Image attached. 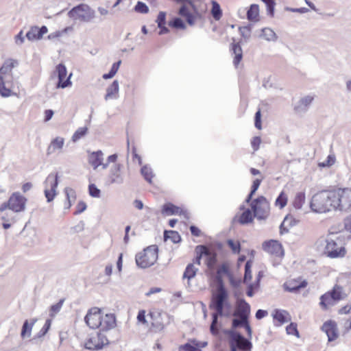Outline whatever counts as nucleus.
I'll return each instance as SVG.
<instances>
[{
    "instance_id": "obj_1",
    "label": "nucleus",
    "mask_w": 351,
    "mask_h": 351,
    "mask_svg": "<svg viewBox=\"0 0 351 351\" xmlns=\"http://www.w3.org/2000/svg\"><path fill=\"white\" fill-rule=\"evenodd\" d=\"M315 245L319 250H323L327 256L334 258L346 255L345 238L338 233H330L326 237L319 238Z\"/></svg>"
},
{
    "instance_id": "obj_2",
    "label": "nucleus",
    "mask_w": 351,
    "mask_h": 351,
    "mask_svg": "<svg viewBox=\"0 0 351 351\" xmlns=\"http://www.w3.org/2000/svg\"><path fill=\"white\" fill-rule=\"evenodd\" d=\"M333 190L322 191L315 193L311 199L310 207L317 213H326L335 210Z\"/></svg>"
},
{
    "instance_id": "obj_3",
    "label": "nucleus",
    "mask_w": 351,
    "mask_h": 351,
    "mask_svg": "<svg viewBox=\"0 0 351 351\" xmlns=\"http://www.w3.org/2000/svg\"><path fill=\"white\" fill-rule=\"evenodd\" d=\"M218 285L215 291L212 293L210 308L215 310L220 316H228L224 312L226 307H230L228 302V293L225 288L221 278L217 276Z\"/></svg>"
},
{
    "instance_id": "obj_4",
    "label": "nucleus",
    "mask_w": 351,
    "mask_h": 351,
    "mask_svg": "<svg viewBox=\"0 0 351 351\" xmlns=\"http://www.w3.org/2000/svg\"><path fill=\"white\" fill-rule=\"evenodd\" d=\"M68 16L75 21L82 23L93 22L96 17L94 9L85 3H80L73 7L69 12Z\"/></svg>"
},
{
    "instance_id": "obj_5",
    "label": "nucleus",
    "mask_w": 351,
    "mask_h": 351,
    "mask_svg": "<svg viewBox=\"0 0 351 351\" xmlns=\"http://www.w3.org/2000/svg\"><path fill=\"white\" fill-rule=\"evenodd\" d=\"M27 199L19 192L13 193L7 202L0 205V212L3 213L7 209L15 213L24 212L26 209Z\"/></svg>"
},
{
    "instance_id": "obj_6",
    "label": "nucleus",
    "mask_w": 351,
    "mask_h": 351,
    "mask_svg": "<svg viewBox=\"0 0 351 351\" xmlns=\"http://www.w3.org/2000/svg\"><path fill=\"white\" fill-rule=\"evenodd\" d=\"M335 210L347 212L351 209V188L333 190Z\"/></svg>"
},
{
    "instance_id": "obj_7",
    "label": "nucleus",
    "mask_w": 351,
    "mask_h": 351,
    "mask_svg": "<svg viewBox=\"0 0 351 351\" xmlns=\"http://www.w3.org/2000/svg\"><path fill=\"white\" fill-rule=\"evenodd\" d=\"M136 263L141 268H147L153 265L158 259V247L151 245L136 255Z\"/></svg>"
},
{
    "instance_id": "obj_8",
    "label": "nucleus",
    "mask_w": 351,
    "mask_h": 351,
    "mask_svg": "<svg viewBox=\"0 0 351 351\" xmlns=\"http://www.w3.org/2000/svg\"><path fill=\"white\" fill-rule=\"evenodd\" d=\"M229 345L231 351H251V341L236 331L229 332Z\"/></svg>"
},
{
    "instance_id": "obj_9",
    "label": "nucleus",
    "mask_w": 351,
    "mask_h": 351,
    "mask_svg": "<svg viewBox=\"0 0 351 351\" xmlns=\"http://www.w3.org/2000/svg\"><path fill=\"white\" fill-rule=\"evenodd\" d=\"M251 208L253 210L254 216L258 219H265L269 213V204L265 197H258L252 201Z\"/></svg>"
},
{
    "instance_id": "obj_10",
    "label": "nucleus",
    "mask_w": 351,
    "mask_h": 351,
    "mask_svg": "<svg viewBox=\"0 0 351 351\" xmlns=\"http://www.w3.org/2000/svg\"><path fill=\"white\" fill-rule=\"evenodd\" d=\"M58 174L50 173L47 177L44 185H45V195L48 202H51L56 195V189L58 185Z\"/></svg>"
},
{
    "instance_id": "obj_11",
    "label": "nucleus",
    "mask_w": 351,
    "mask_h": 351,
    "mask_svg": "<svg viewBox=\"0 0 351 351\" xmlns=\"http://www.w3.org/2000/svg\"><path fill=\"white\" fill-rule=\"evenodd\" d=\"M102 313L100 308L93 307L89 309L84 317L86 325L92 329H96L101 326Z\"/></svg>"
},
{
    "instance_id": "obj_12",
    "label": "nucleus",
    "mask_w": 351,
    "mask_h": 351,
    "mask_svg": "<svg viewBox=\"0 0 351 351\" xmlns=\"http://www.w3.org/2000/svg\"><path fill=\"white\" fill-rule=\"evenodd\" d=\"M108 344V339L101 332L90 337L85 343V348L88 350H99Z\"/></svg>"
},
{
    "instance_id": "obj_13",
    "label": "nucleus",
    "mask_w": 351,
    "mask_h": 351,
    "mask_svg": "<svg viewBox=\"0 0 351 351\" xmlns=\"http://www.w3.org/2000/svg\"><path fill=\"white\" fill-rule=\"evenodd\" d=\"M55 73L57 74L58 77V82L56 85V88H65L71 85V77L72 73H70L66 80H64L67 71L66 66L62 64H59L56 68Z\"/></svg>"
},
{
    "instance_id": "obj_14",
    "label": "nucleus",
    "mask_w": 351,
    "mask_h": 351,
    "mask_svg": "<svg viewBox=\"0 0 351 351\" xmlns=\"http://www.w3.org/2000/svg\"><path fill=\"white\" fill-rule=\"evenodd\" d=\"M263 249L267 253L281 257L284 255L282 245L276 240H269L263 243Z\"/></svg>"
},
{
    "instance_id": "obj_15",
    "label": "nucleus",
    "mask_w": 351,
    "mask_h": 351,
    "mask_svg": "<svg viewBox=\"0 0 351 351\" xmlns=\"http://www.w3.org/2000/svg\"><path fill=\"white\" fill-rule=\"evenodd\" d=\"M314 100L313 95H308L302 97L294 106V111L296 114L302 115L305 114L309 109L311 104Z\"/></svg>"
},
{
    "instance_id": "obj_16",
    "label": "nucleus",
    "mask_w": 351,
    "mask_h": 351,
    "mask_svg": "<svg viewBox=\"0 0 351 351\" xmlns=\"http://www.w3.org/2000/svg\"><path fill=\"white\" fill-rule=\"evenodd\" d=\"M13 76L12 75H0V95L3 97L11 96L12 85Z\"/></svg>"
},
{
    "instance_id": "obj_17",
    "label": "nucleus",
    "mask_w": 351,
    "mask_h": 351,
    "mask_svg": "<svg viewBox=\"0 0 351 351\" xmlns=\"http://www.w3.org/2000/svg\"><path fill=\"white\" fill-rule=\"evenodd\" d=\"M104 154L101 151H97L90 153L88 156V162L93 167L97 169L99 167L101 166L103 169H106L108 164L104 163Z\"/></svg>"
},
{
    "instance_id": "obj_18",
    "label": "nucleus",
    "mask_w": 351,
    "mask_h": 351,
    "mask_svg": "<svg viewBox=\"0 0 351 351\" xmlns=\"http://www.w3.org/2000/svg\"><path fill=\"white\" fill-rule=\"evenodd\" d=\"M117 326V320L114 314L107 313L102 315L101 319V326H99L100 330L102 332L108 331L114 328Z\"/></svg>"
},
{
    "instance_id": "obj_19",
    "label": "nucleus",
    "mask_w": 351,
    "mask_h": 351,
    "mask_svg": "<svg viewBox=\"0 0 351 351\" xmlns=\"http://www.w3.org/2000/svg\"><path fill=\"white\" fill-rule=\"evenodd\" d=\"M47 27L45 25L42 26L41 27H38V26H32L26 33L25 37L29 41L38 40H40L43 35L47 34Z\"/></svg>"
},
{
    "instance_id": "obj_20",
    "label": "nucleus",
    "mask_w": 351,
    "mask_h": 351,
    "mask_svg": "<svg viewBox=\"0 0 351 351\" xmlns=\"http://www.w3.org/2000/svg\"><path fill=\"white\" fill-rule=\"evenodd\" d=\"M322 330L326 334L328 341H332L338 337L337 325L335 322L328 321L325 322L322 326Z\"/></svg>"
},
{
    "instance_id": "obj_21",
    "label": "nucleus",
    "mask_w": 351,
    "mask_h": 351,
    "mask_svg": "<svg viewBox=\"0 0 351 351\" xmlns=\"http://www.w3.org/2000/svg\"><path fill=\"white\" fill-rule=\"evenodd\" d=\"M250 314V306L243 299L237 301V311L234 314L235 316L243 317L245 319L249 318Z\"/></svg>"
},
{
    "instance_id": "obj_22",
    "label": "nucleus",
    "mask_w": 351,
    "mask_h": 351,
    "mask_svg": "<svg viewBox=\"0 0 351 351\" xmlns=\"http://www.w3.org/2000/svg\"><path fill=\"white\" fill-rule=\"evenodd\" d=\"M108 179L111 184H121L123 182V178L121 172V165H114L110 168Z\"/></svg>"
},
{
    "instance_id": "obj_23",
    "label": "nucleus",
    "mask_w": 351,
    "mask_h": 351,
    "mask_svg": "<svg viewBox=\"0 0 351 351\" xmlns=\"http://www.w3.org/2000/svg\"><path fill=\"white\" fill-rule=\"evenodd\" d=\"M37 321V318H33L30 321L27 319L25 320L21 332V337L22 339L29 338L31 337L32 328Z\"/></svg>"
},
{
    "instance_id": "obj_24",
    "label": "nucleus",
    "mask_w": 351,
    "mask_h": 351,
    "mask_svg": "<svg viewBox=\"0 0 351 351\" xmlns=\"http://www.w3.org/2000/svg\"><path fill=\"white\" fill-rule=\"evenodd\" d=\"M64 144V139L62 137L58 136L51 141L49 146L47 147V154L50 155L56 151H60Z\"/></svg>"
},
{
    "instance_id": "obj_25",
    "label": "nucleus",
    "mask_w": 351,
    "mask_h": 351,
    "mask_svg": "<svg viewBox=\"0 0 351 351\" xmlns=\"http://www.w3.org/2000/svg\"><path fill=\"white\" fill-rule=\"evenodd\" d=\"M336 303V300L329 291L320 297L319 305L323 310H327L330 306H334Z\"/></svg>"
},
{
    "instance_id": "obj_26",
    "label": "nucleus",
    "mask_w": 351,
    "mask_h": 351,
    "mask_svg": "<svg viewBox=\"0 0 351 351\" xmlns=\"http://www.w3.org/2000/svg\"><path fill=\"white\" fill-rule=\"evenodd\" d=\"M119 91V84L117 80H114L106 89L105 99L107 101L112 99H117Z\"/></svg>"
},
{
    "instance_id": "obj_27",
    "label": "nucleus",
    "mask_w": 351,
    "mask_h": 351,
    "mask_svg": "<svg viewBox=\"0 0 351 351\" xmlns=\"http://www.w3.org/2000/svg\"><path fill=\"white\" fill-rule=\"evenodd\" d=\"M18 65V62L13 59L6 60L0 68V75H12V69Z\"/></svg>"
},
{
    "instance_id": "obj_28",
    "label": "nucleus",
    "mask_w": 351,
    "mask_h": 351,
    "mask_svg": "<svg viewBox=\"0 0 351 351\" xmlns=\"http://www.w3.org/2000/svg\"><path fill=\"white\" fill-rule=\"evenodd\" d=\"M307 283L305 281L302 282H297L294 281H289L284 285L285 290L291 293H296L301 288H304L306 286Z\"/></svg>"
},
{
    "instance_id": "obj_29",
    "label": "nucleus",
    "mask_w": 351,
    "mask_h": 351,
    "mask_svg": "<svg viewBox=\"0 0 351 351\" xmlns=\"http://www.w3.org/2000/svg\"><path fill=\"white\" fill-rule=\"evenodd\" d=\"M162 213L167 215H182L184 213L180 208L171 203L166 204L163 206Z\"/></svg>"
},
{
    "instance_id": "obj_30",
    "label": "nucleus",
    "mask_w": 351,
    "mask_h": 351,
    "mask_svg": "<svg viewBox=\"0 0 351 351\" xmlns=\"http://www.w3.org/2000/svg\"><path fill=\"white\" fill-rule=\"evenodd\" d=\"M232 51L234 55L233 63L235 66H237L243 58V51L239 43H233L232 45Z\"/></svg>"
},
{
    "instance_id": "obj_31",
    "label": "nucleus",
    "mask_w": 351,
    "mask_h": 351,
    "mask_svg": "<svg viewBox=\"0 0 351 351\" xmlns=\"http://www.w3.org/2000/svg\"><path fill=\"white\" fill-rule=\"evenodd\" d=\"M156 23L158 27L160 29L159 34L162 35L169 32L168 28L165 26L166 25V13L165 12H160L157 16Z\"/></svg>"
},
{
    "instance_id": "obj_32",
    "label": "nucleus",
    "mask_w": 351,
    "mask_h": 351,
    "mask_svg": "<svg viewBox=\"0 0 351 351\" xmlns=\"http://www.w3.org/2000/svg\"><path fill=\"white\" fill-rule=\"evenodd\" d=\"M273 317L280 324L288 322L291 319L289 313L285 310H275L273 313Z\"/></svg>"
},
{
    "instance_id": "obj_33",
    "label": "nucleus",
    "mask_w": 351,
    "mask_h": 351,
    "mask_svg": "<svg viewBox=\"0 0 351 351\" xmlns=\"http://www.w3.org/2000/svg\"><path fill=\"white\" fill-rule=\"evenodd\" d=\"M329 292L332 295V297L337 302L347 297V294L345 293L343 287L339 285H336Z\"/></svg>"
},
{
    "instance_id": "obj_34",
    "label": "nucleus",
    "mask_w": 351,
    "mask_h": 351,
    "mask_svg": "<svg viewBox=\"0 0 351 351\" xmlns=\"http://www.w3.org/2000/svg\"><path fill=\"white\" fill-rule=\"evenodd\" d=\"M179 14L182 16L184 17L186 20V22L190 25H193L195 23V17L193 15L189 12V8L186 5H182L179 10Z\"/></svg>"
},
{
    "instance_id": "obj_35",
    "label": "nucleus",
    "mask_w": 351,
    "mask_h": 351,
    "mask_svg": "<svg viewBox=\"0 0 351 351\" xmlns=\"http://www.w3.org/2000/svg\"><path fill=\"white\" fill-rule=\"evenodd\" d=\"M64 193L66 194L67 200V203H66L65 208L69 209L73 203H74L75 201L76 193L75 191L70 187H66L64 189Z\"/></svg>"
},
{
    "instance_id": "obj_36",
    "label": "nucleus",
    "mask_w": 351,
    "mask_h": 351,
    "mask_svg": "<svg viewBox=\"0 0 351 351\" xmlns=\"http://www.w3.org/2000/svg\"><path fill=\"white\" fill-rule=\"evenodd\" d=\"M259 14V8L256 4H252L250 5L249 10L247 12V18L249 21H258Z\"/></svg>"
},
{
    "instance_id": "obj_37",
    "label": "nucleus",
    "mask_w": 351,
    "mask_h": 351,
    "mask_svg": "<svg viewBox=\"0 0 351 351\" xmlns=\"http://www.w3.org/2000/svg\"><path fill=\"white\" fill-rule=\"evenodd\" d=\"M197 271H198V269L195 268L194 267L193 264L191 263L186 266V268L183 274V278L188 280L189 285V281L195 276Z\"/></svg>"
},
{
    "instance_id": "obj_38",
    "label": "nucleus",
    "mask_w": 351,
    "mask_h": 351,
    "mask_svg": "<svg viewBox=\"0 0 351 351\" xmlns=\"http://www.w3.org/2000/svg\"><path fill=\"white\" fill-rule=\"evenodd\" d=\"M164 239L165 241L170 239L174 243H177L181 240L178 232L173 230H165L164 232Z\"/></svg>"
},
{
    "instance_id": "obj_39",
    "label": "nucleus",
    "mask_w": 351,
    "mask_h": 351,
    "mask_svg": "<svg viewBox=\"0 0 351 351\" xmlns=\"http://www.w3.org/2000/svg\"><path fill=\"white\" fill-rule=\"evenodd\" d=\"M199 344L196 340H192L180 348L179 351H201Z\"/></svg>"
},
{
    "instance_id": "obj_40",
    "label": "nucleus",
    "mask_w": 351,
    "mask_h": 351,
    "mask_svg": "<svg viewBox=\"0 0 351 351\" xmlns=\"http://www.w3.org/2000/svg\"><path fill=\"white\" fill-rule=\"evenodd\" d=\"M261 36L267 41H276L277 39L276 33L271 29L267 27L262 29Z\"/></svg>"
},
{
    "instance_id": "obj_41",
    "label": "nucleus",
    "mask_w": 351,
    "mask_h": 351,
    "mask_svg": "<svg viewBox=\"0 0 351 351\" xmlns=\"http://www.w3.org/2000/svg\"><path fill=\"white\" fill-rule=\"evenodd\" d=\"M211 14L213 18L217 21L219 20L221 17L222 12L219 4L217 1H212Z\"/></svg>"
},
{
    "instance_id": "obj_42",
    "label": "nucleus",
    "mask_w": 351,
    "mask_h": 351,
    "mask_svg": "<svg viewBox=\"0 0 351 351\" xmlns=\"http://www.w3.org/2000/svg\"><path fill=\"white\" fill-rule=\"evenodd\" d=\"M305 202V194L303 192H300L296 194L293 200V206L296 209H300Z\"/></svg>"
},
{
    "instance_id": "obj_43",
    "label": "nucleus",
    "mask_w": 351,
    "mask_h": 351,
    "mask_svg": "<svg viewBox=\"0 0 351 351\" xmlns=\"http://www.w3.org/2000/svg\"><path fill=\"white\" fill-rule=\"evenodd\" d=\"M253 219V214L250 209L245 210L239 218V222L241 224L250 223Z\"/></svg>"
},
{
    "instance_id": "obj_44",
    "label": "nucleus",
    "mask_w": 351,
    "mask_h": 351,
    "mask_svg": "<svg viewBox=\"0 0 351 351\" xmlns=\"http://www.w3.org/2000/svg\"><path fill=\"white\" fill-rule=\"evenodd\" d=\"M88 132V128L87 127H82L79 128L73 134L72 136V141L73 142H76L79 141L80 138L84 137Z\"/></svg>"
},
{
    "instance_id": "obj_45",
    "label": "nucleus",
    "mask_w": 351,
    "mask_h": 351,
    "mask_svg": "<svg viewBox=\"0 0 351 351\" xmlns=\"http://www.w3.org/2000/svg\"><path fill=\"white\" fill-rule=\"evenodd\" d=\"M141 174L144 178L149 183L152 182V179L154 177V174L152 169L147 165H145L141 168Z\"/></svg>"
},
{
    "instance_id": "obj_46",
    "label": "nucleus",
    "mask_w": 351,
    "mask_h": 351,
    "mask_svg": "<svg viewBox=\"0 0 351 351\" xmlns=\"http://www.w3.org/2000/svg\"><path fill=\"white\" fill-rule=\"evenodd\" d=\"M287 203V195L282 191L277 199H276L275 204L276 206H278L280 208H284Z\"/></svg>"
},
{
    "instance_id": "obj_47",
    "label": "nucleus",
    "mask_w": 351,
    "mask_h": 351,
    "mask_svg": "<svg viewBox=\"0 0 351 351\" xmlns=\"http://www.w3.org/2000/svg\"><path fill=\"white\" fill-rule=\"evenodd\" d=\"M134 10L138 13L147 14L149 12V8L145 3L138 1L134 8Z\"/></svg>"
},
{
    "instance_id": "obj_48",
    "label": "nucleus",
    "mask_w": 351,
    "mask_h": 351,
    "mask_svg": "<svg viewBox=\"0 0 351 351\" xmlns=\"http://www.w3.org/2000/svg\"><path fill=\"white\" fill-rule=\"evenodd\" d=\"M220 316V314L218 313V312H215L213 314V320L212 323L210 324V330L211 333L215 335L218 332V330L217 328V324L218 323V317Z\"/></svg>"
},
{
    "instance_id": "obj_49",
    "label": "nucleus",
    "mask_w": 351,
    "mask_h": 351,
    "mask_svg": "<svg viewBox=\"0 0 351 351\" xmlns=\"http://www.w3.org/2000/svg\"><path fill=\"white\" fill-rule=\"evenodd\" d=\"M252 262L251 261H247L245 265V274H244V282H247V281L252 279Z\"/></svg>"
},
{
    "instance_id": "obj_50",
    "label": "nucleus",
    "mask_w": 351,
    "mask_h": 351,
    "mask_svg": "<svg viewBox=\"0 0 351 351\" xmlns=\"http://www.w3.org/2000/svg\"><path fill=\"white\" fill-rule=\"evenodd\" d=\"M261 180H262L261 179H256L255 180H254L252 186L251 192L249 194L247 198L246 199L247 202H249L250 201L253 195L256 193V191L258 189V187L261 184Z\"/></svg>"
},
{
    "instance_id": "obj_51",
    "label": "nucleus",
    "mask_w": 351,
    "mask_h": 351,
    "mask_svg": "<svg viewBox=\"0 0 351 351\" xmlns=\"http://www.w3.org/2000/svg\"><path fill=\"white\" fill-rule=\"evenodd\" d=\"M64 303V300H60L58 303L52 305L50 308V316L53 317L62 308Z\"/></svg>"
},
{
    "instance_id": "obj_52",
    "label": "nucleus",
    "mask_w": 351,
    "mask_h": 351,
    "mask_svg": "<svg viewBox=\"0 0 351 351\" xmlns=\"http://www.w3.org/2000/svg\"><path fill=\"white\" fill-rule=\"evenodd\" d=\"M169 25L177 29H185L186 27L183 21L180 18H175L169 22Z\"/></svg>"
},
{
    "instance_id": "obj_53",
    "label": "nucleus",
    "mask_w": 351,
    "mask_h": 351,
    "mask_svg": "<svg viewBox=\"0 0 351 351\" xmlns=\"http://www.w3.org/2000/svg\"><path fill=\"white\" fill-rule=\"evenodd\" d=\"M286 330L289 335H295L298 337H299V332L297 329V324L295 323H291L289 326H287Z\"/></svg>"
},
{
    "instance_id": "obj_54",
    "label": "nucleus",
    "mask_w": 351,
    "mask_h": 351,
    "mask_svg": "<svg viewBox=\"0 0 351 351\" xmlns=\"http://www.w3.org/2000/svg\"><path fill=\"white\" fill-rule=\"evenodd\" d=\"M239 32L245 39L248 40L251 36V28L249 26L240 27Z\"/></svg>"
},
{
    "instance_id": "obj_55",
    "label": "nucleus",
    "mask_w": 351,
    "mask_h": 351,
    "mask_svg": "<svg viewBox=\"0 0 351 351\" xmlns=\"http://www.w3.org/2000/svg\"><path fill=\"white\" fill-rule=\"evenodd\" d=\"M89 194L93 197H99L100 190L96 186L95 184H91L88 186Z\"/></svg>"
},
{
    "instance_id": "obj_56",
    "label": "nucleus",
    "mask_w": 351,
    "mask_h": 351,
    "mask_svg": "<svg viewBox=\"0 0 351 351\" xmlns=\"http://www.w3.org/2000/svg\"><path fill=\"white\" fill-rule=\"evenodd\" d=\"M51 326V320L47 319L45 322V325L42 328V329L40 330V332L37 334V337L40 338L46 335V333L48 332Z\"/></svg>"
},
{
    "instance_id": "obj_57",
    "label": "nucleus",
    "mask_w": 351,
    "mask_h": 351,
    "mask_svg": "<svg viewBox=\"0 0 351 351\" xmlns=\"http://www.w3.org/2000/svg\"><path fill=\"white\" fill-rule=\"evenodd\" d=\"M335 156L329 155V156H328L326 161L319 163V166L321 167H330L335 163Z\"/></svg>"
},
{
    "instance_id": "obj_58",
    "label": "nucleus",
    "mask_w": 351,
    "mask_h": 351,
    "mask_svg": "<svg viewBox=\"0 0 351 351\" xmlns=\"http://www.w3.org/2000/svg\"><path fill=\"white\" fill-rule=\"evenodd\" d=\"M227 243L234 253H239L240 252V243L238 241L229 239Z\"/></svg>"
},
{
    "instance_id": "obj_59",
    "label": "nucleus",
    "mask_w": 351,
    "mask_h": 351,
    "mask_svg": "<svg viewBox=\"0 0 351 351\" xmlns=\"http://www.w3.org/2000/svg\"><path fill=\"white\" fill-rule=\"evenodd\" d=\"M1 219L5 222H15V217L8 212H3Z\"/></svg>"
},
{
    "instance_id": "obj_60",
    "label": "nucleus",
    "mask_w": 351,
    "mask_h": 351,
    "mask_svg": "<svg viewBox=\"0 0 351 351\" xmlns=\"http://www.w3.org/2000/svg\"><path fill=\"white\" fill-rule=\"evenodd\" d=\"M267 7L268 13L272 16L274 11L275 2L274 0H262Z\"/></svg>"
},
{
    "instance_id": "obj_61",
    "label": "nucleus",
    "mask_w": 351,
    "mask_h": 351,
    "mask_svg": "<svg viewBox=\"0 0 351 351\" xmlns=\"http://www.w3.org/2000/svg\"><path fill=\"white\" fill-rule=\"evenodd\" d=\"M248 319H244L243 317H239V319H233L232 327L236 328L239 326H243L244 324L246 323V320Z\"/></svg>"
},
{
    "instance_id": "obj_62",
    "label": "nucleus",
    "mask_w": 351,
    "mask_h": 351,
    "mask_svg": "<svg viewBox=\"0 0 351 351\" xmlns=\"http://www.w3.org/2000/svg\"><path fill=\"white\" fill-rule=\"evenodd\" d=\"M14 42L18 46H21L24 43L25 36H23V31H20L19 33L15 36Z\"/></svg>"
},
{
    "instance_id": "obj_63",
    "label": "nucleus",
    "mask_w": 351,
    "mask_h": 351,
    "mask_svg": "<svg viewBox=\"0 0 351 351\" xmlns=\"http://www.w3.org/2000/svg\"><path fill=\"white\" fill-rule=\"evenodd\" d=\"M261 143V138L259 136H255L253 138L251 142V145L254 151H257L259 149Z\"/></svg>"
},
{
    "instance_id": "obj_64",
    "label": "nucleus",
    "mask_w": 351,
    "mask_h": 351,
    "mask_svg": "<svg viewBox=\"0 0 351 351\" xmlns=\"http://www.w3.org/2000/svg\"><path fill=\"white\" fill-rule=\"evenodd\" d=\"M86 209V204L84 202H80L76 208V210L75 212V215H78L84 212Z\"/></svg>"
}]
</instances>
